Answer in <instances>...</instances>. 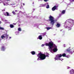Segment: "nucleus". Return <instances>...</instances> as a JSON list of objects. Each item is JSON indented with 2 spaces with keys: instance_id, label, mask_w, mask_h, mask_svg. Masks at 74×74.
Segmentation results:
<instances>
[{
  "instance_id": "f257e3e1",
  "label": "nucleus",
  "mask_w": 74,
  "mask_h": 74,
  "mask_svg": "<svg viewBox=\"0 0 74 74\" xmlns=\"http://www.w3.org/2000/svg\"><path fill=\"white\" fill-rule=\"evenodd\" d=\"M74 20L72 19L67 20L65 22V23L67 25L66 26V28H68V30H71V27H73L74 25Z\"/></svg>"
},
{
  "instance_id": "f03ea898",
  "label": "nucleus",
  "mask_w": 74,
  "mask_h": 74,
  "mask_svg": "<svg viewBox=\"0 0 74 74\" xmlns=\"http://www.w3.org/2000/svg\"><path fill=\"white\" fill-rule=\"evenodd\" d=\"M37 56L38 57V58L37 59V60H44L46 57H49V55H48V53H47L46 55L44 54H42L41 52L39 53L38 55Z\"/></svg>"
},
{
  "instance_id": "7ed1b4c3",
  "label": "nucleus",
  "mask_w": 74,
  "mask_h": 74,
  "mask_svg": "<svg viewBox=\"0 0 74 74\" xmlns=\"http://www.w3.org/2000/svg\"><path fill=\"white\" fill-rule=\"evenodd\" d=\"M46 46H48V47H55V45L53 43V42H50L49 43H46V44H42L41 46V47H44L45 45Z\"/></svg>"
},
{
  "instance_id": "20e7f679",
  "label": "nucleus",
  "mask_w": 74,
  "mask_h": 74,
  "mask_svg": "<svg viewBox=\"0 0 74 74\" xmlns=\"http://www.w3.org/2000/svg\"><path fill=\"white\" fill-rule=\"evenodd\" d=\"M49 21H51V25H53L55 22H56V20H55L54 18L52 16H50L49 17Z\"/></svg>"
},
{
  "instance_id": "39448f33",
  "label": "nucleus",
  "mask_w": 74,
  "mask_h": 74,
  "mask_svg": "<svg viewBox=\"0 0 74 74\" xmlns=\"http://www.w3.org/2000/svg\"><path fill=\"white\" fill-rule=\"evenodd\" d=\"M49 49L50 51H53V52H56L58 51V48H57V47H49Z\"/></svg>"
},
{
  "instance_id": "423d86ee",
  "label": "nucleus",
  "mask_w": 74,
  "mask_h": 74,
  "mask_svg": "<svg viewBox=\"0 0 74 74\" xmlns=\"http://www.w3.org/2000/svg\"><path fill=\"white\" fill-rule=\"evenodd\" d=\"M66 51L67 52H68L69 53H71V54H73V52L70 51H71V49H67Z\"/></svg>"
},
{
  "instance_id": "0eeeda50",
  "label": "nucleus",
  "mask_w": 74,
  "mask_h": 74,
  "mask_svg": "<svg viewBox=\"0 0 74 74\" xmlns=\"http://www.w3.org/2000/svg\"><path fill=\"white\" fill-rule=\"evenodd\" d=\"M45 5L46 6V8H49V5L48 3H46L45 4Z\"/></svg>"
},
{
  "instance_id": "6e6552de",
  "label": "nucleus",
  "mask_w": 74,
  "mask_h": 74,
  "mask_svg": "<svg viewBox=\"0 0 74 74\" xmlns=\"http://www.w3.org/2000/svg\"><path fill=\"white\" fill-rule=\"evenodd\" d=\"M57 7H57V6H55L52 8V11H55V10H57V9H56V8H57Z\"/></svg>"
},
{
  "instance_id": "1a4fd4ad",
  "label": "nucleus",
  "mask_w": 74,
  "mask_h": 74,
  "mask_svg": "<svg viewBox=\"0 0 74 74\" xmlns=\"http://www.w3.org/2000/svg\"><path fill=\"white\" fill-rule=\"evenodd\" d=\"M7 37V34H6L5 35L2 36H1V38H5V37Z\"/></svg>"
},
{
  "instance_id": "9d476101",
  "label": "nucleus",
  "mask_w": 74,
  "mask_h": 74,
  "mask_svg": "<svg viewBox=\"0 0 74 74\" xmlns=\"http://www.w3.org/2000/svg\"><path fill=\"white\" fill-rule=\"evenodd\" d=\"M55 60H60V58L58 57V56H56L55 58Z\"/></svg>"
},
{
  "instance_id": "9b49d317",
  "label": "nucleus",
  "mask_w": 74,
  "mask_h": 74,
  "mask_svg": "<svg viewBox=\"0 0 74 74\" xmlns=\"http://www.w3.org/2000/svg\"><path fill=\"white\" fill-rule=\"evenodd\" d=\"M4 15H5L6 16H11L10 14H9V13L7 12H6V13H4Z\"/></svg>"
},
{
  "instance_id": "f8f14e48",
  "label": "nucleus",
  "mask_w": 74,
  "mask_h": 74,
  "mask_svg": "<svg viewBox=\"0 0 74 74\" xmlns=\"http://www.w3.org/2000/svg\"><path fill=\"white\" fill-rule=\"evenodd\" d=\"M70 73L71 74H74V70L73 69H72L70 71Z\"/></svg>"
},
{
  "instance_id": "ddd939ff",
  "label": "nucleus",
  "mask_w": 74,
  "mask_h": 74,
  "mask_svg": "<svg viewBox=\"0 0 74 74\" xmlns=\"http://www.w3.org/2000/svg\"><path fill=\"white\" fill-rule=\"evenodd\" d=\"M60 24L59 23H57L56 26L57 27H60Z\"/></svg>"
},
{
  "instance_id": "4468645a",
  "label": "nucleus",
  "mask_w": 74,
  "mask_h": 74,
  "mask_svg": "<svg viewBox=\"0 0 74 74\" xmlns=\"http://www.w3.org/2000/svg\"><path fill=\"white\" fill-rule=\"evenodd\" d=\"M31 53L32 55H35L36 54V53L34 51H31Z\"/></svg>"
},
{
  "instance_id": "2eb2a0df",
  "label": "nucleus",
  "mask_w": 74,
  "mask_h": 74,
  "mask_svg": "<svg viewBox=\"0 0 74 74\" xmlns=\"http://www.w3.org/2000/svg\"><path fill=\"white\" fill-rule=\"evenodd\" d=\"M39 39L40 40H41L42 38V36L41 35H40L38 37Z\"/></svg>"
},
{
  "instance_id": "dca6fc26",
  "label": "nucleus",
  "mask_w": 74,
  "mask_h": 74,
  "mask_svg": "<svg viewBox=\"0 0 74 74\" xmlns=\"http://www.w3.org/2000/svg\"><path fill=\"white\" fill-rule=\"evenodd\" d=\"M10 27H11V28H13L14 27V26L12 24H11L10 25Z\"/></svg>"
},
{
  "instance_id": "f3484780",
  "label": "nucleus",
  "mask_w": 74,
  "mask_h": 74,
  "mask_svg": "<svg viewBox=\"0 0 74 74\" xmlns=\"http://www.w3.org/2000/svg\"><path fill=\"white\" fill-rule=\"evenodd\" d=\"M66 56V53H63L62 55V56H63V57H65Z\"/></svg>"
},
{
  "instance_id": "a211bd4d",
  "label": "nucleus",
  "mask_w": 74,
  "mask_h": 74,
  "mask_svg": "<svg viewBox=\"0 0 74 74\" xmlns=\"http://www.w3.org/2000/svg\"><path fill=\"white\" fill-rule=\"evenodd\" d=\"M1 50L2 51H4V50H5L4 47H2L1 48Z\"/></svg>"
},
{
  "instance_id": "6ab92c4d",
  "label": "nucleus",
  "mask_w": 74,
  "mask_h": 74,
  "mask_svg": "<svg viewBox=\"0 0 74 74\" xmlns=\"http://www.w3.org/2000/svg\"><path fill=\"white\" fill-rule=\"evenodd\" d=\"M59 58H61L62 56V54H60L58 55Z\"/></svg>"
},
{
  "instance_id": "aec40b11",
  "label": "nucleus",
  "mask_w": 74,
  "mask_h": 74,
  "mask_svg": "<svg viewBox=\"0 0 74 74\" xmlns=\"http://www.w3.org/2000/svg\"><path fill=\"white\" fill-rule=\"evenodd\" d=\"M3 4L4 5H8V3L6 2L3 3Z\"/></svg>"
},
{
  "instance_id": "412c9836",
  "label": "nucleus",
  "mask_w": 74,
  "mask_h": 74,
  "mask_svg": "<svg viewBox=\"0 0 74 74\" xmlns=\"http://www.w3.org/2000/svg\"><path fill=\"white\" fill-rule=\"evenodd\" d=\"M18 30L19 32H21L22 30L21 29V28L19 27L18 29Z\"/></svg>"
},
{
  "instance_id": "4be33fe9",
  "label": "nucleus",
  "mask_w": 74,
  "mask_h": 74,
  "mask_svg": "<svg viewBox=\"0 0 74 74\" xmlns=\"http://www.w3.org/2000/svg\"><path fill=\"white\" fill-rule=\"evenodd\" d=\"M64 13H65V10H63L62 13H61V14H64Z\"/></svg>"
},
{
  "instance_id": "5701e85b",
  "label": "nucleus",
  "mask_w": 74,
  "mask_h": 74,
  "mask_svg": "<svg viewBox=\"0 0 74 74\" xmlns=\"http://www.w3.org/2000/svg\"><path fill=\"white\" fill-rule=\"evenodd\" d=\"M52 29V28H51V27H47V30H49V29Z\"/></svg>"
},
{
  "instance_id": "b1692460",
  "label": "nucleus",
  "mask_w": 74,
  "mask_h": 74,
  "mask_svg": "<svg viewBox=\"0 0 74 74\" xmlns=\"http://www.w3.org/2000/svg\"><path fill=\"white\" fill-rule=\"evenodd\" d=\"M45 5H44L43 4H41V5H40V7H44V6H45Z\"/></svg>"
},
{
  "instance_id": "393cba45",
  "label": "nucleus",
  "mask_w": 74,
  "mask_h": 74,
  "mask_svg": "<svg viewBox=\"0 0 74 74\" xmlns=\"http://www.w3.org/2000/svg\"><path fill=\"white\" fill-rule=\"evenodd\" d=\"M12 13L14 14V15H16V13L15 12L13 11L12 12Z\"/></svg>"
},
{
  "instance_id": "a878e982",
  "label": "nucleus",
  "mask_w": 74,
  "mask_h": 74,
  "mask_svg": "<svg viewBox=\"0 0 74 74\" xmlns=\"http://www.w3.org/2000/svg\"><path fill=\"white\" fill-rule=\"evenodd\" d=\"M0 29L1 30H4V28L1 27H0Z\"/></svg>"
},
{
  "instance_id": "bb28decb",
  "label": "nucleus",
  "mask_w": 74,
  "mask_h": 74,
  "mask_svg": "<svg viewBox=\"0 0 74 74\" xmlns=\"http://www.w3.org/2000/svg\"><path fill=\"white\" fill-rule=\"evenodd\" d=\"M44 1L45 2H47V1H48V0H44Z\"/></svg>"
},
{
  "instance_id": "cd10ccee",
  "label": "nucleus",
  "mask_w": 74,
  "mask_h": 74,
  "mask_svg": "<svg viewBox=\"0 0 74 74\" xmlns=\"http://www.w3.org/2000/svg\"><path fill=\"white\" fill-rule=\"evenodd\" d=\"M67 69H70V67L69 66H67Z\"/></svg>"
},
{
  "instance_id": "c85d7f7f",
  "label": "nucleus",
  "mask_w": 74,
  "mask_h": 74,
  "mask_svg": "<svg viewBox=\"0 0 74 74\" xmlns=\"http://www.w3.org/2000/svg\"><path fill=\"white\" fill-rule=\"evenodd\" d=\"M17 11H17V10H15V12H17Z\"/></svg>"
},
{
  "instance_id": "c756f323",
  "label": "nucleus",
  "mask_w": 74,
  "mask_h": 74,
  "mask_svg": "<svg viewBox=\"0 0 74 74\" xmlns=\"http://www.w3.org/2000/svg\"><path fill=\"white\" fill-rule=\"evenodd\" d=\"M23 5H25V3H23Z\"/></svg>"
},
{
  "instance_id": "7c9ffc66",
  "label": "nucleus",
  "mask_w": 74,
  "mask_h": 74,
  "mask_svg": "<svg viewBox=\"0 0 74 74\" xmlns=\"http://www.w3.org/2000/svg\"><path fill=\"white\" fill-rule=\"evenodd\" d=\"M9 38H11V37H9Z\"/></svg>"
},
{
  "instance_id": "2f4dec72",
  "label": "nucleus",
  "mask_w": 74,
  "mask_h": 74,
  "mask_svg": "<svg viewBox=\"0 0 74 74\" xmlns=\"http://www.w3.org/2000/svg\"><path fill=\"white\" fill-rule=\"evenodd\" d=\"M16 33H18V32H16Z\"/></svg>"
},
{
  "instance_id": "473e14b6",
  "label": "nucleus",
  "mask_w": 74,
  "mask_h": 74,
  "mask_svg": "<svg viewBox=\"0 0 74 74\" xmlns=\"http://www.w3.org/2000/svg\"><path fill=\"white\" fill-rule=\"evenodd\" d=\"M21 12H21V11H20V13H21Z\"/></svg>"
},
{
  "instance_id": "72a5a7b5",
  "label": "nucleus",
  "mask_w": 74,
  "mask_h": 74,
  "mask_svg": "<svg viewBox=\"0 0 74 74\" xmlns=\"http://www.w3.org/2000/svg\"><path fill=\"white\" fill-rule=\"evenodd\" d=\"M26 14L25 13H23V14Z\"/></svg>"
},
{
  "instance_id": "f704fd0d",
  "label": "nucleus",
  "mask_w": 74,
  "mask_h": 74,
  "mask_svg": "<svg viewBox=\"0 0 74 74\" xmlns=\"http://www.w3.org/2000/svg\"><path fill=\"white\" fill-rule=\"evenodd\" d=\"M74 0H72V1H74Z\"/></svg>"
},
{
  "instance_id": "c9c22d12",
  "label": "nucleus",
  "mask_w": 74,
  "mask_h": 74,
  "mask_svg": "<svg viewBox=\"0 0 74 74\" xmlns=\"http://www.w3.org/2000/svg\"><path fill=\"white\" fill-rule=\"evenodd\" d=\"M7 0V1H10V0Z\"/></svg>"
},
{
  "instance_id": "e433bc0d",
  "label": "nucleus",
  "mask_w": 74,
  "mask_h": 74,
  "mask_svg": "<svg viewBox=\"0 0 74 74\" xmlns=\"http://www.w3.org/2000/svg\"><path fill=\"white\" fill-rule=\"evenodd\" d=\"M14 25H16V24H13Z\"/></svg>"
},
{
  "instance_id": "4c0bfd02",
  "label": "nucleus",
  "mask_w": 74,
  "mask_h": 74,
  "mask_svg": "<svg viewBox=\"0 0 74 74\" xmlns=\"http://www.w3.org/2000/svg\"><path fill=\"white\" fill-rule=\"evenodd\" d=\"M65 44L64 45V46H65Z\"/></svg>"
},
{
  "instance_id": "58836bf2",
  "label": "nucleus",
  "mask_w": 74,
  "mask_h": 74,
  "mask_svg": "<svg viewBox=\"0 0 74 74\" xmlns=\"http://www.w3.org/2000/svg\"><path fill=\"white\" fill-rule=\"evenodd\" d=\"M60 42V41H59V42Z\"/></svg>"
},
{
  "instance_id": "ea45409f",
  "label": "nucleus",
  "mask_w": 74,
  "mask_h": 74,
  "mask_svg": "<svg viewBox=\"0 0 74 74\" xmlns=\"http://www.w3.org/2000/svg\"><path fill=\"white\" fill-rule=\"evenodd\" d=\"M42 0H40V1H42Z\"/></svg>"
},
{
  "instance_id": "a19ab883",
  "label": "nucleus",
  "mask_w": 74,
  "mask_h": 74,
  "mask_svg": "<svg viewBox=\"0 0 74 74\" xmlns=\"http://www.w3.org/2000/svg\"><path fill=\"white\" fill-rule=\"evenodd\" d=\"M33 4H34V2H33Z\"/></svg>"
},
{
  "instance_id": "79ce46f5",
  "label": "nucleus",
  "mask_w": 74,
  "mask_h": 74,
  "mask_svg": "<svg viewBox=\"0 0 74 74\" xmlns=\"http://www.w3.org/2000/svg\"><path fill=\"white\" fill-rule=\"evenodd\" d=\"M13 7H15V6H13Z\"/></svg>"
},
{
  "instance_id": "37998d69",
  "label": "nucleus",
  "mask_w": 74,
  "mask_h": 74,
  "mask_svg": "<svg viewBox=\"0 0 74 74\" xmlns=\"http://www.w3.org/2000/svg\"><path fill=\"white\" fill-rule=\"evenodd\" d=\"M71 48V47H70L69 48Z\"/></svg>"
},
{
  "instance_id": "c03bdc74",
  "label": "nucleus",
  "mask_w": 74,
  "mask_h": 74,
  "mask_svg": "<svg viewBox=\"0 0 74 74\" xmlns=\"http://www.w3.org/2000/svg\"><path fill=\"white\" fill-rule=\"evenodd\" d=\"M16 34V35H17V34Z\"/></svg>"
},
{
  "instance_id": "a18cd8bd",
  "label": "nucleus",
  "mask_w": 74,
  "mask_h": 74,
  "mask_svg": "<svg viewBox=\"0 0 74 74\" xmlns=\"http://www.w3.org/2000/svg\"><path fill=\"white\" fill-rule=\"evenodd\" d=\"M38 0V1H40V0Z\"/></svg>"
},
{
  "instance_id": "49530a36",
  "label": "nucleus",
  "mask_w": 74,
  "mask_h": 74,
  "mask_svg": "<svg viewBox=\"0 0 74 74\" xmlns=\"http://www.w3.org/2000/svg\"><path fill=\"white\" fill-rule=\"evenodd\" d=\"M11 5H12V4H11Z\"/></svg>"
}]
</instances>
